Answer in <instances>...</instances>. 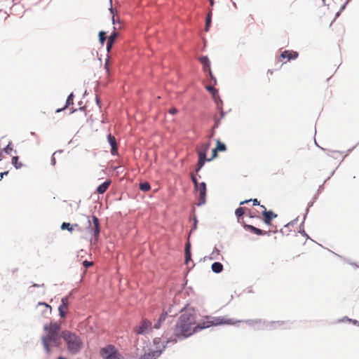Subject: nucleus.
<instances>
[{"mask_svg":"<svg viewBox=\"0 0 359 359\" xmlns=\"http://www.w3.org/2000/svg\"><path fill=\"white\" fill-rule=\"evenodd\" d=\"M196 314L193 310H186L180 316L175 328L174 335L178 338H187L196 333Z\"/></svg>","mask_w":359,"mask_h":359,"instance_id":"f257e3e1","label":"nucleus"},{"mask_svg":"<svg viewBox=\"0 0 359 359\" xmlns=\"http://www.w3.org/2000/svg\"><path fill=\"white\" fill-rule=\"evenodd\" d=\"M60 330V325L57 323H50L43 325L44 333L41 337V341L46 354H50L52 347H60L62 344Z\"/></svg>","mask_w":359,"mask_h":359,"instance_id":"f03ea898","label":"nucleus"},{"mask_svg":"<svg viewBox=\"0 0 359 359\" xmlns=\"http://www.w3.org/2000/svg\"><path fill=\"white\" fill-rule=\"evenodd\" d=\"M241 322V320H236L233 318H229L225 316L215 317L205 316L203 317L202 321L197 324L196 323V332L212 326L221 325H234Z\"/></svg>","mask_w":359,"mask_h":359,"instance_id":"7ed1b4c3","label":"nucleus"},{"mask_svg":"<svg viewBox=\"0 0 359 359\" xmlns=\"http://www.w3.org/2000/svg\"><path fill=\"white\" fill-rule=\"evenodd\" d=\"M61 337L65 342L68 352L71 354L75 355L81 350L83 343L77 334L65 330L61 332Z\"/></svg>","mask_w":359,"mask_h":359,"instance_id":"20e7f679","label":"nucleus"},{"mask_svg":"<svg viewBox=\"0 0 359 359\" xmlns=\"http://www.w3.org/2000/svg\"><path fill=\"white\" fill-rule=\"evenodd\" d=\"M87 219L88 224V230L95 237V239L97 240L100 231L99 219L93 215L92 216L93 223H91L88 217Z\"/></svg>","mask_w":359,"mask_h":359,"instance_id":"39448f33","label":"nucleus"},{"mask_svg":"<svg viewBox=\"0 0 359 359\" xmlns=\"http://www.w3.org/2000/svg\"><path fill=\"white\" fill-rule=\"evenodd\" d=\"M195 189L198 191V201L197 205L198 206L204 205L206 201V184L205 182H201L199 184L198 188Z\"/></svg>","mask_w":359,"mask_h":359,"instance_id":"423d86ee","label":"nucleus"},{"mask_svg":"<svg viewBox=\"0 0 359 359\" xmlns=\"http://www.w3.org/2000/svg\"><path fill=\"white\" fill-rule=\"evenodd\" d=\"M151 323L148 320H144L141 324L135 328V332L139 334H144L151 331Z\"/></svg>","mask_w":359,"mask_h":359,"instance_id":"0eeeda50","label":"nucleus"},{"mask_svg":"<svg viewBox=\"0 0 359 359\" xmlns=\"http://www.w3.org/2000/svg\"><path fill=\"white\" fill-rule=\"evenodd\" d=\"M36 312L44 317H47L51 313L52 308L46 303H39L36 308Z\"/></svg>","mask_w":359,"mask_h":359,"instance_id":"6e6552de","label":"nucleus"},{"mask_svg":"<svg viewBox=\"0 0 359 359\" xmlns=\"http://www.w3.org/2000/svg\"><path fill=\"white\" fill-rule=\"evenodd\" d=\"M69 298L68 297H65L61 299V304L58 307L59 315L61 318H65L67 315L69 306Z\"/></svg>","mask_w":359,"mask_h":359,"instance_id":"1a4fd4ad","label":"nucleus"},{"mask_svg":"<svg viewBox=\"0 0 359 359\" xmlns=\"http://www.w3.org/2000/svg\"><path fill=\"white\" fill-rule=\"evenodd\" d=\"M116 350V348L114 346L107 345L100 349V354L104 359H108Z\"/></svg>","mask_w":359,"mask_h":359,"instance_id":"9d476101","label":"nucleus"},{"mask_svg":"<svg viewBox=\"0 0 359 359\" xmlns=\"http://www.w3.org/2000/svg\"><path fill=\"white\" fill-rule=\"evenodd\" d=\"M199 61L203 67V71L205 72H208L211 79H213L214 78L210 69V64L208 57L207 56H203L199 58Z\"/></svg>","mask_w":359,"mask_h":359,"instance_id":"9b49d317","label":"nucleus"},{"mask_svg":"<svg viewBox=\"0 0 359 359\" xmlns=\"http://www.w3.org/2000/svg\"><path fill=\"white\" fill-rule=\"evenodd\" d=\"M261 208H264L262 215L264 216V221L266 224H270L271 220L277 217L276 214H274L271 211H267L264 205H261Z\"/></svg>","mask_w":359,"mask_h":359,"instance_id":"f8f14e48","label":"nucleus"},{"mask_svg":"<svg viewBox=\"0 0 359 359\" xmlns=\"http://www.w3.org/2000/svg\"><path fill=\"white\" fill-rule=\"evenodd\" d=\"M298 53L293 50H286L281 53L280 57L282 59H287V61L294 60L298 57Z\"/></svg>","mask_w":359,"mask_h":359,"instance_id":"ddd939ff","label":"nucleus"},{"mask_svg":"<svg viewBox=\"0 0 359 359\" xmlns=\"http://www.w3.org/2000/svg\"><path fill=\"white\" fill-rule=\"evenodd\" d=\"M107 140H108L109 144L111 147V155H113V156L118 155V147H117L116 138L111 134H109L107 136Z\"/></svg>","mask_w":359,"mask_h":359,"instance_id":"4468645a","label":"nucleus"},{"mask_svg":"<svg viewBox=\"0 0 359 359\" xmlns=\"http://www.w3.org/2000/svg\"><path fill=\"white\" fill-rule=\"evenodd\" d=\"M210 148V143L205 142L202 143L197 147V152L198 157H206L207 152Z\"/></svg>","mask_w":359,"mask_h":359,"instance_id":"2eb2a0df","label":"nucleus"},{"mask_svg":"<svg viewBox=\"0 0 359 359\" xmlns=\"http://www.w3.org/2000/svg\"><path fill=\"white\" fill-rule=\"evenodd\" d=\"M243 226H244L245 230H247V231H250V232H251L252 233L259 235V236H264V235L267 234L266 231H263L262 229H258L257 227H255L252 225L244 224Z\"/></svg>","mask_w":359,"mask_h":359,"instance_id":"dca6fc26","label":"nucleus"},{"mask_svg":"<svg viewBox=\"0 0 359 359\" xmlns=\"http://www.w3.org/2000/svg\"><path fill=\"white\" fill-rule=\"evenodd\" d=\"M226 148L224 143L219 140H217V146L215 148L212 149L211 157H217L218 151H224Z\"/></svg>","mask_w":359,"mask_h":359,"instance_id":"f3484780","label":"nucleus"},{"mask_svg":"<svg viewBox=\"0 0 359 359\" xmlns=\"http://www.w3.org/2000/svg\"><path fill=\"white\" fill-rule=\"evenodd\" d=\"M4 152L6 155L11 156V157H18L16 156V151L13 149V147L11 142L0 152V156Z\"/></svg>","mask_w":359,"mask_h":359,"instance_id":"a211bd4d","label":"nucleus"},{"mask_svg":"<svg viewBox=\"0 0 359 359\" xmlns=\"http://www.w3.org/2000/svg\"><path fill=\"white\" fill-rule=\"evenodd\" d=\"M161 354V351H154L144 354L139 359H156Z\"/></svg>","mask_w":359,"mask_h":359,"instance_id":"6ab92c4d","label":"nucleus"},{"mask_svg":"<svg viewBox=\"0 0 359 359\" xmlns=\"http://www.w3.org/2000/svg\"><path fill=\"white\" fill-rule=\"evenodd\" d=\"M111 183V181L110 180H106L102 184L98 186V187L97 188V192L99 194H104L108 189V188L109 187Z\"/></svg>","mask_w":359,"mask_h":359,"instance_id":"aec40b11","label":"nucleus"},{"mask_svg":"<svg viewBox=\"0 0 359 359\" xmlns=\"http://www.w3.org/2000/svg\"><path fill=\"white\" fill-rule=\"evenodd\" d=\"M118 32L114 31L111 34V36L109 37L108 41H107V50L108 52L111 50V47H112V46H113L116 39L118 36Z\"/></svg>","mask_w":359,"mask_h":359,"instance_id":"412c9836","label":"nucleus"},{"mask_svg":"<svg viewBox=\"0 0 359 359\" xmlns=\"http://www.w3.org/2000/svg\"><path fill=\"white\" fill-rule=\"evenodd\" d=\"M245 213V208H238L235 211V215L237 217L238 222L242 224H244L243 218L242 217L243 215Z\"/></svg>","mask_w":359,"mask_h":359,"instance_id":"4be33fe9","label":"nucleus"},{"mask_svg":"<svg viewBox=\"0 0 359 359\" xmlns=\"http://www.w3.org/2000/svg\"><path fill=\"white\" fill-rule=\"evenodd\" d=\"M211 269L215 273H220L223 270V265L220 262H214L212 264Z\"/></svg>","mask_w":359,"mask_h":359,"instance_id":"5701e85b","label":"nucleus"},{"mask_svg":"<svg viewBox=\"0 0 359 359\" xmlns=\"http://www.w3.org/2000/svg\"><path fill=\"white\" fill-rule=\"evenodd\" d=\"M73 104H74V94L72 93L68 96V97L67 99L65 107L64 108H62V109H57V112H60V111H62L63 109H65V108L68 107L70 105H72Z\"/></svg>","mask_w":359,"mask_h":359,"instance_id":"b1692460","label":"nucleus"},{"mask_svg":"<svg viewBox=\"0 0 359 359\" xmlns=\"http://www.w3.org/2000/svg\"><path fill=\"white\" fill-rule=\"evenodd\" d=\"M189 260H191L190 243H187L186 245H185V262H186V264H188Z\"/></svg>","mask_w":359,"mask_h":359,"instance_id":"393cba45","label":"nucleus"},{"mask_svg":"<svg viewBox=\"0 0 359 359\" xmlns=\"http://www.w3.org/2000/svg\"><path fill=\"white\" fill-rule=\"evenodd\" d=\"M213 158H206V160H208V161H210ZM205 160V158H199L198 159V163H197V167L196 168V172H198L202 168V167L204 165Z\"/></svg>","mask_w":359,"mask_h":359,"instance_id":"a878e982","label":"nucleus"},{"mask_svg":"<svg viewBox=\"0 0 359 359\" xmlns=\"http://www.w3.org/2000/svg\"><path fill=\"white\" fill-rule=\"evenodd\" d=\"M61 229L62 230L67 229V231L72 232L74 230V228H73V225H72L71 224L67 223V222H63L61 225Z\"/></svg>","mask_w":359,"mask_h":359,"instance_id":"bb28decb","label":"nucleus"},{"mask_svg":"<svg viewBox=\"0 0 359 359\" xmlns=\"http://www.w3.org/2000/svg\"><path fill=\"white\" fill-rule=\"evenodd\" d=\"M108 359H123V357L116 349Z\"/></svg>","mask_w":359,"mask_h":359,"instance_id":"cd10ccee","label":"nucleus"},{"mask_svg":"<svg viewBox=\"0 0 359 359\" xmlns=\"http://www.w3.org/2000/svg\"><path fill=\"white\" fill-rule=\"evenodd\" d=\"M140 189L143 191H147L150 190L151 186L149 183L144 182L140 184Z\"/></svg>","mask_w":359,"mask_h":359,"instance_id":"c85d7f7f","label":"nucleus"},{"mask_svg":"<svg viewBox=\"0 0 359 359\" xmlns=\"http://www.w3.org/2000/svg\"><path fill=\"white\" fill-rule=\"evenodd\" d=\"M107 39V33L105 32L101 31L99 32V40L100 42L103 44Z\"/></svg>","mask_w":359,"mask_h":359,"instance_id":"c756f323","label":"nucleus"},{"mask_svg":"<svg viewBox=\"0 0 359 359\" xmlns=\"http://www.w3.org/2000/svg\"><path fill=\"white\" fill-rule=\"evenodd\" d=\"M211 15H212V11H210L208 13V16L206 18V23H205V31H208L209 26L211 24Z\"/></svg>","mask_w":359,"mask_h":359,"instance_id":"7c9ffc66","label":"nucleus"},{"mask_svg":"<svg viewBox=\"0 0 359 359\" xmlns=\"http://www.w3.org/2000/svg\"><path fill=\"white\" fill-rule=\"evenodd\" d=\"M250 201H252L253 203V205H259V202L257 201V199L255 198L253 200L252 199H250V200H245V201H241L240 203V205H244L245 203H249Z\"/></svg>","mask_w":359,"mask_h":359,"instance_id":"2f4dec72","label":"nucleus"},{"mask_svg":"<svg viewBox=\"0 0 359 359\" xmlns=\"http://www.w3.org/2000/svg\"><path fill=\"white\" fill-rule=\"evenodd\" d=\"M18 158H12V164L15 167V168H20L22 167V163H18Z\"/></svg>","mask_w":359,"mask_h":359,"instance_id":"473e14b6","label":"nucleus"},{"mask_svg":"<svg viewBox=\"0 0 359 359\" xmlns=\"http://www.w3.org/2000/svg\"><path fill=\"white\" fill-rule=\"evenodd\" d=\"M191 180H192L193 183L194 184L195 188H198V187L199 186V184L198 183V180L196 179V177L193 174H191Z\"/></svg>","mask_w":359,"mask_h":359,"instance_id":"72a5a7b5","label":"nucleus"},{"mask_svg":"<svg viewBox=\"0 0 359 359\" xmlns=\"http://www.w3.org/2000/svg\"><path fill=\"white\" fill-rule=\"evenodd\" d=\"M246 21L248 23H253L255 21L253 15L252 14L248 15L246 18Z\"/></svg>","mask_w":359,"mask_h":359,"instance_id":"f704fd0d","label":"nucleus"},{"mask_svg":"<svg viewBox=\"0 0 359 359\" xmlns=\"http://www.w3.org/2000/svg\"><path fill=\"white\" fill-rule=\"evenodd\" d=\"M93 262H88V261H87V260H85V261H83V266H84L86 269L88 268L89 266H93Z\"/></svg>","mask_w":359,"mask_h":359,"instance_id":"c9c22d12","label":"nucleus"},{"mask_svg":"<svg viewBox=\"0 0 359 359\" xmlns=\"http://www.w3.org/2000/svg\"><path fill=\"white\" fill-rule=\"evenodd\" d=\"M166 316H167L166 313H161V315L160 316V317L158 318V321L161 323L163 322L166 318Z\"/></svg>","mask_w":359,"mask_h":359,"instance_id":"e433bc0d","label":"nucleus"},{"mask_svg":"<svg viewBox=\"0 0 359 359\" xmlns=\"http://www.w3.org/2000/svg\"><path fill=\"white\" fill-rule=\"evenodd\" d=\"M206 88H207V90H208L209 92H210V93H214V92L215 91V89L214 88V87H213V86H207V87H206Z\"/></svg>","mask_w":359,"mask_h":359,"instance_id":"4c0bfd02","label":"nucleus"},{"mask_svg":"<svg viewBox=\"0 0 359 359\" xmlns=\"http://www.w3.org/2000/svg\"><path fill=\"white\" fill-rule=\"evenodd\" d=\"M8 173V171L2 172L0 173V181L3 179L4 175H7Z\"/></svg>","mask_w":359,"mask_h":359,"instance_id":"58836bf2","label":"nucleus"},{"mask_svg":"<svg viewBox=\"0 0 359 359\" xmlns=\"http://www.w3.org/2000/svg\"><path fill=\"white\" fill-rule=\"evenodd\" d=\"M177 110L175 108H171L169 110L170 114H175L177 113Z\"/></svg>","mask_w":359,"mask_h":359,"instance_id":"ea45409f","label":"nucleus"},{"mask_svg":"<svg viewBox=\"0 0 359 359\" xmlns=\"http://www.w3.org/2000/svg\"><path fill=\"white\" fill-rule=\"evenodd\" d=\"M161 323L158 320V322L154 324V327L155 329H158L161 327Z\"/></svg>","mask_w":359,"mask_h":359,"instance_id":"a19ab883","label":"nucleus"},{"mask_svg":"<svg viewBox=\"0 0 359 359\" xmlns=\"http://www.w3.org/2000/svg\"><path fill=\"white\" fill-rule=\"evenodd\" d=\"M109 60H107L106 62H105V64H104V67L106 68V69L108 71V69H109Z\"/></svg>","mask_w":359,"mask_h":359,"instance_id":"79ce46f5","label":"nucleus"},{"mask_svg":"<svg viewBox=\"0 0 359 359\" xmlns=\"http://www.w3.org/2000/svg\"><path fill=\"white\" fill-rule=\"evenodd\" d=\"M112 21H113V23L115 24V16H114V15H113V16H112Z\"/></svg>","mask_w":359,"mask_h":359,"instance_id":"37998d69","label":"nucleus"},{"mask_svg":"<svg viewBox=\"0 0 359 359\" xmlns=\"http://www.w3.org/2000/svg\"><path fill=\"white\" fill-rule=\"evenodd\" d=\"M55 158H52V164L55 165Z\"/></svg>","mask_w":359,"mask_h":359,"instance_id":"c03bdc74","label":"nucleus"},{"mask_svg":"<svg viewBox=\"0 0 359 359\" xmlns=\"http://www.w3.org/2000/svg\"><path fill=\"white\" fill-rule=\"evenodd\" d=\"M209 1H210V5L212 6L213 4H214L213 0H209Z\"/></svg>","mask_w":359,"mask_h":359,"instance_id":"a18cd8bd","label":"nucleus"},{"mask_svg":"<svg viewBox=\"0 0 359 359\" xmlns=\"http://www.w3.org/2000/svg\"><path fill=\"white\" fill-rule=\"evenodd\" d=\"M269 72L271 74H273V71L269 70Z\"/></svg>","mask_w":359,"mask_h":359,"instance_id":"49530a36","label":"nucleus"},{"mask_svg":"<svg viewBox=\"0 0 359 359\" xmlns=\"http://www.w3.org/2000/svg\"><path fill=\"white\" fill-rule=\"evenodd\" d=\"M56 154H57V151H56V152H55V153H53V157H54V156H55Z\"/></svg>","mask_w":359,"mask_h":359,"instance_id":"de8ad7c7","label":"nucleus"}]
</instances>
